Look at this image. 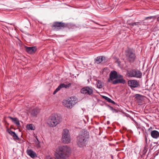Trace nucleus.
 <instances>
[{
	"mask_svg": "<svg viewBox=\"0 0 159 159\" xmlns=\"http://www.w3.org/2000/svg\"><path fill=\"white\" fill-rule=\"evenodd\" d=\"M71 153V148L66 146H60L57 148L54 153L56 159H67Z\"/></svg>",
	"mask_w": 159,
	"mask_h": 159,
	"instance_id": "nucleus-1",
	"label": "nucleus"
},
{
	"mask_svg": "<svg viewBox=\"0 0 159 159\" xmlns=\"http://www.w3.org/2000/svg\"><path fill=\"white\" fill-rule=\"evenodd\" d=\"M89 138V133L87 131H81L77 137V144L80 148H83L88 144Z\"/></svg>",
	"mask_w": 159,
	"mask_h": 159,
	"instance_id": "nucleus-2",
	"label": "nucleus"
},
{
	"mask_svg": "<svg viewBox=\"0 0 159 159\" xmlns=\"http://www.w3.org/2000/svg\"><path fill=\"white\" fill-rule=\"evenodd\" d=\"M61 120L60 115L53 114L48 118L47 123L50 127H54L59 124Z\"/></svg>",
	"mask_w": 159,
	"mask_h": 159,
	"instance_id": "nucleus-3",
	"label": "nucleus"
},
{
	"mask_svg": "<svg viewBox=\"0 0 159 159\" xmlns=\"http://www.w3.org/2000/svg\"><path fill=\"white\" fill-rule=\"evenodd\" d=\"M125 53L128 60L130 62H133L136 58L135 54L131 49L128 48L125 50Z\"/></svg>",
	"mask_w": 159,
	"mask_h": 159,
	"instance_id": "nucleus-4",
	"label": "nucleus"
},
{
	"mask_svg": "<svg viewBox=\"0 0 159 159\" xmlns=\"http://www.w3.org/2000/svg\"><path fill=\"white\" fill-rule=\"evenodd\" d=\"M62 141L63 143H68L70 141V137L69 130L66 129L62 131Z\"/></svg>",
	"mask_w": 159,
	"mask_h": 159,
	"instance_id": "nucleus-5",
	"label": "nucleus"
},
{
	"mask_svg": "<svg viewBox=\"0 0 159 159\" xmlns=\"http://www.w3.org/2000/svg\"><path fill=\"white\" fill-rule=\"evenodd\" d=\"M127 75L130 77L141 78L142 77V73L138 70L133 69L127 72Z\"/></svg>",
	"mask_w": 159,
	"mask_h": 159,
	"instance_id": "nucleus-6",
	"label": "nucleus"
},
{
	"mask_svg": "<svg viewBox=\"0 0 159 159\" xmlns=\"http://www.w3.org/2000/svg\"><path fill=\"white\" fill-rule=\"evenodd\" d=\"M76 102L77 101L75 98L74 97H71L65 102L64 105L68 108H71Z\"/></svg>",
	"mask_w": 159,
	"mask_h": 159,
	"instance_id": "nucleus-7",
	"label": "nucleus"
},
{
	"mask_svg": "<svg viewBox=\"0 0 159 159\" xmlns=\"http://www.w3.org/2000/svg\"><path fill=\"white\" fill-rule=\"evenodd\" d=\"M93 90L92 88L87 86L82 88L80 92L83 94L91 95L93 93Z\"/></svg>",
	"mask_w": 159,
	"mask_h": 159,
	"instance_id": "nucleus-8",
	"label": "nucleus"
},
{
	"mask_svg": "<svg viewBox=\"0 0 159 159\" xmlns=\"http://www.w3.org/2000/svg\"><path fill=\"white\" fill-rule=\"evenodd\" d=\"M128 85L132 89L134 88H136L139 86V82L136 80H132L128 81Z\"/></svg>",
	"mask_w": 159,
	"mask_h": 159,
	"instance_id": "nucleus-9",
	"label": "nucleus"
},
{
	"mask_svg": "<svg viewBox=\"0 0 159 159\" xmlns=\"http://www.w3.org/2000/svg\"><path fill=\"white\" fill-rule=\"evenodd\" d=\"M64 23L61 22H54L52 26L55 30H58L63 28L64 26Z\"/></svg>",
	"mask_w": 159,
	"mask_h": 159,
	"instance_id": "nucleus-10",
	"label": "nucleus"
},
{
	"mask_svg": "<svg viewBox=\"0 0 159 159\" xmlns=\"http://www.w3.org/2000/svg\"><path fill=\"white\" fill-rule=\"evenodd\" d=\"M117 73L115 70L111 71L110 74L109 78L108 79V81L113 80L114 79H117Z\"/></svg>",
	"mask_w": 159,
	"mask_h": 159,
	"instance_id": "nucleus-11",
	"label": "nucleus"
},
{
	"mask_svg": "<svg viewBox=\"0 0 159 159\" xmlns=\"http://www.w3.org/2000/svg\"><path fill=\"white\" fill-rule=\"evenodd\" d=\"M70 85L71 84L70 83L68 85L63 83L61 84L54 91L53 93V94H55L57 92L60 90L61 88H67L69 87Z\"/></svg>",
	"mask_w": 159,
	"mask_h": 159,
	"instance_id": "nucleus-12",
	"label": "nucleus"
},
{
	"mask_svg": "<svg viewBox=\"0 0 159 159\" xmlns=\"http://www.w3.org/2000/svg\"><path fill=\"white\" fill-rule=\"evenodd\" d=\"M25 50L27 52L30 54H33L36 50L35 47H25Z\"/></svg>",
	"mask_w": 159,
	"mask_h": 159,
	"instance_id": "nucleus-13",
	"label": "nucleus"
},
{
	"mask_svg": "<svg viewBox=\"0 0 159 159\" xmlns=\"http://www.w3.org/2000/svg\"><path fill=\"white\" fill-rule=\"evenodd\" d=\"M125 80L123 78H117L116 79V80H114L112 82V84H125Z\"/></svg>",
	"mask_w": 159,
	"mask_h": 159,
	"instance_id": "nucleus-14",
	"label": "nucleus"
},
{
	"mask_svg": "<svg viewBox=\"0 0 159 159\" xmlns=\"http://www.w3.org/2000/svg\"><path fill=\"white\" fill-rule=\"evenodd\" d=\"M27 154L32 158L37 157V155L31 149L28 150L27 151Z\"/></svg>",
	"mask_w": 159,
	"mask_h": 159,
	"instance_id": "nucleus-15",
	"label": "nucleus"
},
{
	"mask_svg": "<svg viewBox=\"0 0 159 159\" xmlns=\"http://www.w3.org/2000/svg\"><path fill=\"white\" fill-rule=\"evenodd\" d=\"M151 134L153 138L157 139L159 137V132L156 130L152 131Z\"/></svg>",
	"mask_w": 159,
	"mask_h": 159,
	"instance_id": "nucleus-16",
	"label": "nucleus"
},
{
	"mask_svg": "<svg viewBox=\"0 0 159 159\" xmlns=\"http://www.w3.org/2000/svg\"><path fill=\"white\" fill-rule=\"evenodd\" d=\"M8 118L11 119L13 122L17 126H20L19 120L17 118H13L10 116H8Z\"/></svg>",
	"mask_w": 159,
	"mask_h": 159,
	"instance_id": "nucleus-17",
	"label": "nucleus"
},
{
	"mask_svg": "<svg viewBox=\"0 0 159 159\" xmlns=\"http://www.w3.org/2000/svg\"><path fill=\"white\" fill-rule=\"evenodd\" d=\"M103 56L97 57L95 60V62L97 64L100 63L103 61Z\"/></svg>",
	"mask_w": 159,
	"mask_h": 159,
	"instance_id": "nucleus-18",
	"label": "nucleus"
},
{
	"mask_svg": "<svg viewBox=\"0 0 159 159\" xmlns=\"http://www.w3.org/2000/svg\"><path fill=\"white\" fill-rule=\"evenodd\" d=\"M26 128L28 130H34V129L33 125L31 124L27 125L26 126Z\"/></svg>",
	"mask_w": 159,
	"mask_h": 159,
	"instance_id": "nucleus-19",
	"label": "nucleus"
},
{
	"mask_svg": "<svg viewBox=\"0 0 159 159\" xmlns=\"http://www.w3.org/2000/svg\"><path fill=\"white\" fill-rule=\"evenodd\" d=\"M97 87L98 89H101L103 87L101 82L99 80L97 81Z\"/></svg>",
	"mask_w": 159,
	"mask_h": 159,
	"instance_id": "nucleus-20",
	"label": "nucleus"
},
{
	"mask_svg": "<svg viewBox=\"0 0 159 159\" xmlns=\"http://www.w3.org/2000/svg\"><path fill=\"white\" fill-rule=\"evenodd\" d=\"M103 98H104L106 100H107L109 102L113 104H115V102L114 101H113V100H111L110 98H108L107 97L104 96L103 97Z\"/></svg>",
	"mask_w": 159,
	"mask_h": 159,
	"instance_id": "nucleus-21",
	"label": "nucleus"
},
{
	"mask_svg": "<svg viewBox=\"0 0 159 159\" xmlns=\"http://www.w3.org/2000/svg\"><path fill=\"white\" fill-rule=\"evenodd\" d=\"M142 96L140 94H137L135 95V98L138 100H141Z\"/></svg>",
	"mask_w": 159,
	"mask_h": 159,
	"instance_id": "nucleus-22",
	"label": "nucleus"
},
{
	"mask_svg": "<svg viewBox=\"0 0 159 159\" xmlns=\"http://www.w3.org/2000/svg\"><path fill=\"white\" fill-rule=\"evenodd\" d=\"M12 136L14 138L15 140H19V138L15 133H14Z\"/></svg>",
	"mask_w": 159,
	"mask_h": 159,
	"instance_id": "nucleus-23",
	"label": "nucleus"
},
{
	"mask_svg": "<svg viewBox=\"0 0 159 159\" xmlns=\"http://www.w3.org/2000/svg\"><path fill=\"white\" fill-rule=\"evenodd\" d=\"M139 23L138 22H134V23H133L130 24V25L131 26H134L136 25L137 26V27H139V26H138V25Z\"/></svg>",
	"mask_w": 159,
	"mask_h": 159,
	"instance_id": "nucleus-24",
	"label": "nucleus"
},
{
	"mask_svg": "<svg viewBox=\"0 0 159 159\" xmlns=\"http://www.w3.org/2000/svg\"><path fill=\"white\" fill-rule=\"evenodd\" d=\"M7 131L8 133L11 135L12 136L14 134V133H15V132H14L11 130H7Z\"/></svg>",
	"mask_w": 159,
	"mask_h": 159,
	"instance_id": "nucleus-25",
	"label": "nucleus"
},
{
	"mask_svg": "<svg viewBox=\"0 0 159 159\" xmlns=\"http://www.w3.org/2000/svg\"><path fill=\"white\" fill-rule=\"evenodd\" d=\"M156 16H149V17H146L145 18V19H151L152 18H155L156 17Z\"/></svg>",
	"mask_w": 159,
	"mask_h": 159,
	"instance_id": "nucleus-26",
	"label": "nucleus"
},
{
	"mask_svg": "<svg viewBox=\"0 0 159 159\" xmlns=\"http://www.w3.org/2000/svg\"><path fill=\"white\" fill-rule=\"evenodd\" d=\"M123 77V76L121 75H120V74H117V78H120V79H121V78H122Z\"/></svg>",
	"mask_w": 159,
	"mask_h": 159,
	"instance_id": "nucleus-27",
	"label": "nucleus"
},
{
	"mask_svg": "<svg viewBox=\"0 0 159 159\" xmlns=\"http://www.w3.org/2000/svg\"><path fill=\"white\" fill-rule=\"evenodd\" d=\"M145 141L146 142V144H148V143H147V136L146 135H145Z\"/></svg>",
	"mask_w": 159,
	"mask_h": 159,
	"instance_id": "nucleus-28",
	"label": "nucleus"
},
{
	"mask_svg": "<svg viewBox=\"0 0 159 159\" xmlns=\"http://www.w3.org/2000/svg\"><path fill=\"white\" fill-rule=\"evenodd\" d=\"M157 21L159 22V16L157 18Z\"/></svg>",
	"mask_w": 159,
	"mask_h": 159,
	"instance_id": "nucleus-29",
	"label": "nucleus"
},
{
	"mask_svg": "<svg viewBox=\"0 0 159 159\" xmlns=\"http://www.w3.org/2000/svg\"><path fill=\"white\" fill-rule=\"evenodd\" d=\"M153 143L154 144H158V142H154Z\"/></svg>",
	"mask_w": 159,
	"mask_h": 159,
	"instance_id": "nucleus-30",
	"label": "nucleus"
},
{
	"mask_svg": "<svg viewBox=\"0 0 159 159\" xmlns=\"http://www.w3.org/2000/svg\"><path fill=\"white\" fill-rule=\"evenodd\" d=\"M110 123V122L109 121H107V124H109Z\"/></svg>",
	"mask_w": 159,
	"mask_h": 159,
	"instance_id": "nucleus-31",
	"label": "nucleus"
},
{
	"mask_svg": "<svg viewBox=\"0 0 159 159\" xmlns=\"http://www.w3.org/2000/svg\"><path fill=\"white\" fill-rule=\"evenodd\" d=\"M111 158H113V156H111Z\"/></svg>",
	"mask_w": 159,
	"mask_h": 159,
	"instance_id": "nucleus-32",
	"label": "nucleus"
},
{
	"mask_svg": "<svg viewBox=\"0 0 159 159\" xmlns=\"http://www.w3.org/2000/svg\"><path fill=\"white\" fill-rule=\"evenodd\" d=\"M37 140H38V141H39V140H38V139H37Z\"/></svg>",
	"mask_w": 159,
	"mask_h": 159,
	"instance_id": "nucleus-33",
	"label": "nucleus"
}]
</instances>
